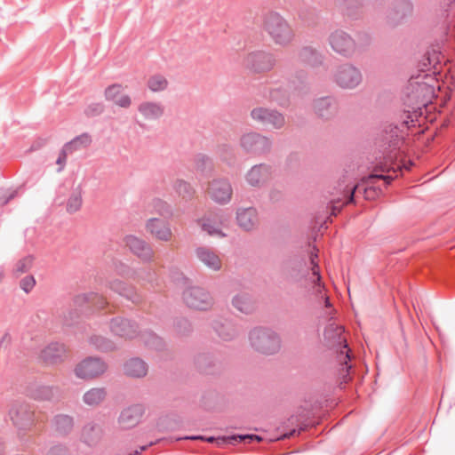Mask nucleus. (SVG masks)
<instances>
[{
  "label": "nucleus",
  "mask_w": 455,
  "mask_h": 455,
  "mask_svg": "<svg viewBox=\"0 0 455 455\" xmlns=\"http://www.w3.org/2000/svg\"><path fill=\"white\" fill-rule=\"evenodd\" d=\"M250 347L264 355L277 354L282 348L280 335L267 328H255L249 334Z\"/></svg>",
  "instance_id": "obj_3"
},
{
  "label": "nucleus",
  "mask_w": 455,
  "mask_h": 455,
  "mask_svg": "<svg viewBox=\"0 0 455 455\" xmlns=\"http://www.w3.org/2000/svg\"><path fill=\"white\" fill-rule=\"evenodd\" d=\"M345 358L346 359H349L350 358L349 354H348V350H346V352H345Z\"/></svg>",
  "instance_id": "obj_53"
},
{
  "label": "nucleus",
  "mask_w": 455,
  "mask_h": 455,
  "mask_svg": "<svg viewBox=\"0 0 455 455\" xmlns=\"http://www.w3.org/2000/svg\"><path fill=\"white\" fill-rule=\"evenodd\" d=\"M32 264H33V259L31 257H26V258L20 259V261H18L14 270L19 275L26 273L27 271H28L31 268Z\"/></svg>",
  "instance_id": "obj_38"
},
{
  "label": "nucleus",
  "mask_w": 455,
  "mask_h": 455,
  "mask_svg": "<svg viewBox=\"0 0 455 455\" xmlns=\"http://www.w3.org/2000/svg\"><path fill=\"white\" fill-rule=\"evenodd\" d=\"M403 167L405 168V169H409L410 168L409 165H406V164H403Z\"/></svg>",
  "instance_id": "obj_56"
},
{
  "label": "nucleus",
  "mask_w": 455,
  "mask_h": 455,
  "mask_svg": "<svg viewBox=\"0 0 455 455\" xmlns=\"http://www.w3.org/2000/svg\"><path fill=\"white\" fill-rule=\"evenodd\" d=\"M344 328L335 323H329L323 333L324 340L332 347L347 348V339L343 337Z\"/></svg>",
  "instance_id": "obj_17"
},
{
  "label": "nucleus",
  "mask_w": 455,
  "mask_h": 455,
  "mask_svg": "<svg viewBox=\"0 0 455 455\" xmlns=\"http://www.w3.org/2000/svg\"><path fill=\"white\" fill-rule=\"evenodd\" d=\"M239 227L244 230H251L258 224L257 212L254 208L239 209L236 213Z\"/></svg>",
  "instance_id": "obj_21"
},
{
  "label": "nucleus",
  "mask_w": 455,
  "mask_h": 455,
  "mask_svg": "<svg viewBox=\"0 0 455 455\" xmlns=\"http://www.w3.org/2000/svg\"><path fill=\"white\" fill-rule=\"evenodd\" d=\"M105 96L108 100L122 108H128L132 103L131 98L123 92L120 85L114 84L109 86L105 92Z\"/></svg>",
  "instance_id": "obj_24"
},
{
  "label": "nucleus",
  "mask_w": 455,
  "mask_h": 455,
  "mask_svg": "<svg viewBox=\"0 0 455 455\" xmlns=\"http://www.w3.org/2000/svg\"><path fill=\"white\" fill-rule=\"evenodd\" d=\"M263 28L276 45L286 47L294 40L293 29L278 13L267 14L264 20Z\"/></svg>",
  "instance_id": "obj_2"
},
{
  "label": "nucleus",
  "mask_w": 455,
  "mask_h": 455,
  "mask_svg": "<svg viewBox=\"0 0 455 455\" xmlns=\"http://www.w3.org/2000/svg\"><path fill=\"white\" fill-rule=\"evenodd\" d=\"M440 62L439 53L435 51L432 52H427L423 59V66L427 68V66H432L435 69H436V65Z\"/></svg>",
  "instance_id": "obj_37"
},
{
  "label": "nucleus",
  "mask_w": 455,
  "mask_h": 455,
  "mask_svg": "<svg viewBox=\"0 0 455 455\" xmlns=\"http://www.w3.org/2000/svg\"><path fill=\"white\" fill-rule=\"evenodd\" d=\"M227 221V219L225 217H222L220 220V224L223 225Z\"/></svg>",
  "instance_id": "obj_52"
},
{
  "label": "nucleus",
  "mask_w": 455,
  "mask_h": 455,
  "mask_svg": "<svg viewBox=\"0 0 455 455\" xmlns=\"http://www.w3.org/2000/svg\"><path fill=\"white\" fill-rule=\"evenodd\" d=\"M333 81L340 88L352 90L356 88L363 81V75L359 68L352 64L339 66L333 73Z\"/></svg>",
  "instance_id": "obj_5"
},
{
  "label": "nucleus",
  "mask_w": 455,
  "mask_h": 455,
  "mask_svg": "<svg viewBox=\"0 0 455 455\" xmlns=\"http://www.w3.org/2000/svg\"><path fill=\"white\" fill-rule=\"evenodd\" d=\"M49 455H67V452L61 448H52L50 451Z\"/></svg>",
  "instance_id": "obj_46"
},
{
  "label": "nucleus",
  "mask_w": 455,
  "mask_h": 455,
  "mask_svg": "<svg viewBox=\"0 0 455 455\" xmlns=\"http://www.w3.org/2000/svg\"><path fill=\"white\" fill-rule=\"evenodd\" d=\"M174 188L186 200L191 199L196 193L194 188L188 182L182 180L175 181Z\"/></svg>",
  "instance_id": "obj_31"
},
{
  "label": "nucleus",
  "mask_w": 455,
  "mask_h": 455,
  "mask_svg": "<svg viewBox=\"0 0 455 455\" xmlns=\"http://www.w3.org/2000/svg\"><path fill=\"white\" fill-rule=\"evenodd\" d=\"M436 89L440 90L438 80L435 76L426 74L410 81L408 96L416 105L427 107L435 97Z\"/></svg>",
  "instance_id": "obj_1"
},
{
  "label": "nucleus",
  "mask_w": 455,
  "mask_h": 455,
  "mask_svg": "<svg viewBox=\"0 0 455 455\" xmlns=\"http://www.w3.org/2000/svg\"><path fill=\"white\" fill-rule=\"evenodd\" d=\"M239 438L241 440H246V439H250V440L257 439L258 441L260 440V438L257 435H244V436H239Z\"/></svg>",
  "instance_id": "obj_47"
},
{
  "label": "nucleus",
  "mask_w": 455,
  "mask_h": 455,
  "mask_svg": "<svg viewBox=\"0 0 455 455\" xmlns=\"http://www.w3.org/2000/svg\"><path fill=\"white\" fill-rule=\"evenodd\" d=\"M196 253L198 259L210 269L218 271L221 268L222 261L220 258L210 249L198 248Z\"/></svg>",
  "instance_id": "obj_22"
},
{
  "label": "nucleus",
  "mask_w": 455,
  "mask_h": 455,
  "mask_svg": "<svg viewBox=\"0 0 455 455\" xmlns=\"http://www.w3.org/2000/svg\"><path fill=\"white\" fill-rule=\"evenodd\" d=\"M251 116L254 121L271 124L275 129H280L285 124L282 114L262 107L254 108L251 111Z\"/></svg>",
  "instance_id": "obj_14"
},
{
  "label": "nucleus",
  "mask_w": 455,
  "mask_h": 455,
  "mask_svg": "<svg viewBox=\"0 0 455 455\" xmlns=\"http://www.w3.org/2000/svg\"><path fill=\"white\" fill-rule=\"evenodd\" d=\"M200 222L203 229L205 230L209 235L219 236L225 235L220 230V225L214 221H212L210 219H203Z\"/></svg>",
  "instance_id": "obj_34"
},
{
  "label": "nucleus",
  "mask_w": 455,
  "mask_h": 455,
  "mask_svg": "<svg viewBox=\"0 0 455 455\" xmlns=\"http://www.w3.org/2000/svg\"><path fill=\"white\" fill-rule=\"evenodd\" d=\"M111 330L116 335L132 339L136 335V326L129 320L115 319L111 323Z\"/></svg>",
  "instance_id": "obj_25"
},
{
  "label": "nucleus",
  "mask_w": 455,
  "mask_h": 455,
  "mask_svg": "<svg viewBox=\"0 0 455 455\" xmlns=\"http://www.w3.org/2000/svg\"><path fill=\"white\" fill-rule=\"evenodd\" d=\"M107 369V363L101 359L87 357L76 364L74 373L78 379L90 380L105 373Z\"/></svg>",
  "instance_id": "obj_6"
},
{
  "label": "nucleus",
  "mask_w": 455,
  "mask_h": 455,
  "mask_svg": "<svg viewBox=\"0 0 455 455\" xmlns=\"http://www.w3.org/2000/svg\"><path fill=\"white\" fill-rule=\"evenodd\" d=\"M379 169H380L382 172H385V171L389 172V170H390V169H387V170H385V169H383V168H379Z\"/></svg>",
  "instance_id": "obj_57"
},
{
  "label": "nucleus",
  "mask_w": 455,
  "mask_h": 455,
  "mask_svg": "<svg viewBox=\"0 0 455 455\" xmlns=\"http://www.w3.org/2000/svg\"><path fill=\"white\" fill-rule=\"evenodd\" d=\"M312 273L309 278V284L311 286L312 292L319 302L323 301L325 306L329 307V297L326 295L324 286L321 283V275L319 274V268L317 267V264L315 262L314 259H312Z\"/></svg>",
  "instance_id": "obj_16"
},
{
  "label": "nucleus",
  "mask_w": 455,
  "mask_h": 455,
  "mask_svg": "<svg viewBox=\"0 0 455 455\" xmlns=\"http://www.w3.org/2000/svg\"><path fill=\"white\" fill-rule=\"evenodd\" d=\"M91 143L92 137L88 133H83L64 146L66 147V150H69L71 153H73L74 151L88 147Z\"/></svg>",
  "instance_id": "obj_29"
},
{
  "label": "nucleus",
  "mask_w": 455,
  "mask_h": 455,
  "mask_svg": "<svg viewBox=\"0 0 455 455\" xmlns=\"http://www.w3.org/2000/svg\"><path fill=\"white\" fill-rule=\"evenodd\" d=\"M145 410L140 404H134L124 409L118 419L117 424L121 429H131L136 427L141 420Z\"/></svg>",
  "instance_id": "obj_15"
},
{
  "label": "nucleus",
  "mask_w": 455,
  "mask_h": 455,
  "mask_svg": "<svg viewBox=\"0 0 455 455\" xmlns=\"http://www.w3.org/2000/svg\"><path fill=\"white\" fill-rule=\"evenodd\" d=\"M83 204V197L80 192L74 193L70 196L67 203V211L69 213L78 212Z\"/></svg>",
  "instance_id": "obj_33"
},
{
  "label": "nucleus",
  "mask_w": 455,
  "mask_h": 455,
  "mask_svg": "<svg viewBox=\"0 0 455 455\" xmlns=\"http://www.w3.org/2000/svg\"><path fill=\"white\" fill-rule=\"evenodd\" d=\"M162 104L154 101H145L139 106V112L147 120H156L164 115Z\"/></svg>",
  "instance_id": "obj_26"
},
{
  "label": "nucleus",
  "mask_w": 455,
  "mask_h": 455,
  "mask_svg": "<svg viewBox=\"0 0 455 455\" xmlns=\"http://www.w3.org/2000/svg\"><path fill=\"white\" fill-rule=\"evenodd\" d=\"M91 343L98 349L102 351H109L114 348L112 342L102 336L95 335L91 337Z\"/></svg>",
  "instance_id": "obj_35"
},
{
  "label": "nucleus",
  "mask_w": 455,
  "mask_h": 455,
  "mask_svg": "<svg viewBox=\"0 0 455 455\" xmlns=\"http://www.w3.org/2000/svg\"><path fill=\"white\" fill-rule=\"evenodd\" d=\"M68 154H71V152L69 150H66V147L64 146L57 159V164L60 165V170L63 168Z\"/></svg>",
  "instance_id": "obj_43"
},
{
  "label": "nucleus",
  "mask_w": 455,
  "mask_h": 455,
  "mask_svg": "<svg viewBox=\"0 0 455 455\" xmlns=\"http://www.w3.org/2000/svg\"><path fill=\"white\" fill-rule=\"evenodd\" d=\"M168 80L162 75L151 76L147 82L148 89L153 92L164 91L168 87Z\"/></svg>",
  "instance_id": "obj_30"
},
{
  "label": "nucleus",
  "mask_w": 455,
  "mask_h": 455,
  "mask_svg": "<svg viewBox=\"0 0 455 455\" xmlns=\"http://www.w3.org/2000/svg\"><path fill=\"white\" fill-rule=\"evenodd\" d=\"M213 440H214V438H213V437H209V438H207V441H208V442H210V443L213 442Z\"/></svg>",
  "instance_id": "obj_55"
},
{
  "label": "nucleus",
  "mask_w": 455,
  "mask_h": 455,
  "mask_svg": "<svg viewBox=\"0 0 455 455\" xmlns=\"http://www.w3.org/2000/svg\"><path fill=\"white\" fill-rule=\"evenodd\" d=\"M40 356L46 363H57L66 356V348L61 344L52 343L42 350Z\"/></svg>",
  "instance_id": "obj_20"
},
{
  "label": "nucleus",
  "mask_w": 455,
  "mask_h": 455,
  "mask_svg": "<svg viewBox=\"0 0 455 455\" xmlns=\"http://www.w3.org/2000/svg\"><path fill=\"white\" fill-rule=\"evenodd\" d=\"M111 289L116 291V292L123 294L125 291L124 284L120 281H114L111 285Z\"/></svg>",
  "instance_id": "obj_44"
},
{
  "label": "nucleus",
  "mask_w": 455,
  "mask_h": 455,
  "mask_svg": "<svg viewBox=\"0 0 455 455\" xmlns=\"http://www.w3.org/2000/svg\"><path fill=\"white\" fill-rule=\"evenodd\" d=\"M144 450H145V447H144V446H142V447H140V451H135V454H133V455H138V454H140V453L142 451H144Z\"/></svg>",
  "instance_id": "obj_51"
},
{
  "label": "nucleus",
  "mask_w": 455,
  "mask_h": 455,
  "mask_svg": "<svg viewBox=\"0 0 455 455\" xmlns=\"http://www.w3.org/2000/svg\"><path fill=\"white\" fill-rule=\"evenodd\" d=\"M12 197V196H10L9 197L0 196V204L4 205V204H7L9 199Z\"/></svg>",
  "instance_id": "obj_49"
},
{
  "label": "nucleus",
  "mask_w": 455,
  "mask_h": 455,
  "mask_svg": "<svg viewBox=\"0 0 455 455\" xmlns=\"http://www.w3.org/2000/svg\"><path fill=\"white\" fill-rule=\"evenodd\" d=\"M217 331L224 339H232L236 334V331L229 324L221 325L220 328H217Z\"/></svg>",
  "instance_id": "obj_39"
},
{
  "label": "nucleus",
  "mask_w": 455,
  "mask_h": 455,
  "mask_svg": "<svg viewBox=\"0 0 455 455\" xmlns=\"http://www.w3.org/2000/svg\"><path fill=\"white\" fill-rule=\"evenodd\" d=\"M232 305L235 309L243 314H249L253 310V304L245 294L235 295L232 299Z\"/></svg>",
  "instance_id": "obj_28"
},
{
  "label": "nucleus",
  "mask_w": 455,
  "mask_h": 455,
  "mask_svg": "<svg viewBox=\"0 0 455 455\" xmlns=\"http://www.w3.org/2000/svg\"><path fill=\"white\" fill-rule=\"evenodd\" d=\"M85 299L97 308H103L107 304L106 299L94 292L88 293L84 296Z\"/></svg>",
  "instance_id": "obj_36"
},
{
  "label": "nucleus",
  "mask_w": 455,
  "mask_h": 455,
  "mask_svg": "<svg viewBox=\"0 0 455 455\" xmlns=\"http://www.w3.org/2000/svg\"><path fill=\"white\" fill-rule=\"evenodd\" d=\"M183 297L186 304L195 309L207 310L213 306V299L211 294L200 287L188 288Z\"/></svg>",
  "instance_id": "obj_10"
},
{
  "label": "nucleus",
  "mask_w": 455,
  "mask_h": 455,
  "mask_svg": "<svg viewBox=\"0 0 455 455\" xmlns=\"http://www.w3.org/2000/svg\"><path fill=\"white\" fill-rule=\"evenodd\" d=\"M107 392L103 387H92L83 395L84 403L91 407L100 405L106 398Z\"/></svg>",
  "instance_id": "obj_27"
},
{
  "label": "nucleus",
  "mask_w": 455,
  "mask_h": 455,
  "mask_svg": "<svg viewBox=\"0 0 455 455\" xmlns=\"http://www.w3.org/2000/svg\"><path fill=\"white\" fill-rule=\"evenodd\" d=\"M240 146L248 152L263 153L270 148L271 141L259 133L248 132L240 138Z\"/></svg>",
  "instance_id": "obj_11"
},
{
  "label": "nucleus",
  "mask_w": 455,
  "mask_h": 455,
  "mask_svg": "<svg viewBox=\"0 0 455 455\" xmlns=\"http://www.w3.org/2000/svg\"><path fill=\"white\" fill-rule=\"evenodd\" d=\"M314 110L318 116L329 119L337 114L338 106L331 98H320L315 100Z\"/></svg>",
  "instance_id": "obj_19"
},
{
  "label": "nucleus",
  "mask_w": 455,
  "mask_h": 455,
  "mask_svg": "<svg viewBox=\"0 0 455 455\" xmlns=\"http://www.w3.org/2000/svg\"><path fill=\"white\" fill-rule=\"evenodd\" d=\"M12 423L21 430H28L35 424V413L28 404L14 403L9 411Z\"/></svg>",
  "instance_id": "obj_8"
},
{
  "label": "nucleus",
  "mask_w": 455,
  "mask_h": 455,
  "mask_svg": "<svg viewBox=\"0 0 455 455\" xmlns=\"http://www.w3.org/2000/svg\"><path fill=\"white\" fill-rule=\"evenodd\" d=\"M275 64V57L267 52H252L244 58L245 68L255 73L267 72L274 68Z\"/></svg>",
  "instance_id": "obj_7"
},
{
  "label": "nucleus",
  "mask_w": 455,
  "mask_h": 455,
  "mask_svg": "<svg viewBox=\"0 0 455 455\" xmlns=\"http://www.w3.org/2000/svg\"><path fill=\"white\" fill-rule=\"evenodd\" d=\"M145 228L156 240L167 243L172 239L173 234L170 224L164 220L150 218L147 220Z\"/></svg>",
  "instance_id": "obj_13"
},
{
  "label": "nucleus",
  "mask_w": 455,
  "mask_h": 455,
  "mask_svg": "<svg viewBox=\"0 0 455 455\" xmlns=\"http://www.w3.org/2000/svg\"><path fill=\"white\" fill-rule=\"evenodd\" d=\"M125 246L144 261L152 260L154 250L144 239L133 235H126L124 239Z\"/></svg>",
  "instance_id": "obj_12"
},
{
  "label": "nucleus",
  "mask_w": 455,
  "mask_h": 455,
  "mask_svg": "<svg viewBox=\"0 0 455 455\" xmlns=\"http://www.w3.org/2000/svg\"><path fill=\"white\" fill-rule=\"evenodd\" d=\"M189 439H193V440H196V439H203L202 436H192V437H188Z\"/></svg>",
  "instance_id": "obj_54"
},
{
  "label": "nucleus",
  "mask_w": 455,
  "mask_h": 455,
  "mask_svg": "<svg viewBox=\"0 0 455 455\" xmlns=\"http://www.w3.org/2000/svg\"><path fill=\"white\" fill-rule=\"evenodd\" d=\"M396 169L401 170V169H402V166H401V165H397Z\"/></svg>",
  "instance_id": "obj_58"
},
{
  "label": "nucleus",
  "mask_w": 455,
  "mask_h": 455,
  "mask_svg": "<svg viewBox=\"0 0 455 455\" xmlns=\"http://www.w3.org/2000/svg\"><path fill=\"white\" fill-rule=\"evenodd\" d=\"M371 188H366L365 189V194H366V197L367 198H370V193L371 192Z\"/></svg>",
  "instance_id": "obj_50"
},
{
  "label": "nucleus",
  "mask_w": 455,
  "mask_h": 455,
  "mask_svg": "<svg viewBox=\"0 0 455 455\" xmlns=\"http://www.w3.org/2000/svg\"><path fill=\"white\" fill-rule=\"evenodd\" d=\"M331 49L338 54L345 57L353 55L356 49L355 40L343 30H335L329 36Z\"/></svg>",
  "instance_id": "obj_9"
},
{
  "label": "nucleus",
  "mask_w": 455,
  "mask_h": 455,
  "mask_svg": "<svg viewBox=\"0 0 455 455\" xmlns=\"http://www.w3.org/2000/svg\"><path fill=\"white\" fill-rule=\"evenodd\" d=\"M159 204H160L161 214H163L164 212L168 211V206L165 204L159 202Z\"/></svg>",
  "instance_id": "obj_48"
},
{
  "label": "nucleus",
  "mask_w": 455,
  "mask_h": 455,
  "mask_svg": "<svg viewBox=\"0 0 455 455\" xmlns=\"http://www.w3.org/2000/svg\"><path fill=\"white\" fill-rule=\"evenodd\" d=\"M356 188H357V185H354L351 188H348L345 191V196L347 197V200L346 204L353 202V200H354V194H355V191Z\"/></svg>",
  "instance_id": "obj_45"
},
{
  "label": "nucleus",
  "mask_w": 455,
  "mask_h": 455,
  "mask_svg": "<svg viewBox=\"0 0 455 455\" xmlns=\"http://www.w3.org/2000/svg\"><path fill=\"white\" fill-rule=\"evenodd\" d=\"M101 435V429L95 424H88L83 429V437L87 443H93Z\"/></svg>",
  "instance_id": "obj_32"
},
{
  "label": "nucleus",
  "mask_w": 455,
  "mask_h": 455,
  "mask_svg": "<svg viewBox=\"0 0 455 455\" xmlns=\"http://www.w3.org/2000/svg\"><path fill=\"white\" fill-rule=\"evenodd\" d=\"M205 194L213 203L225 205L232 199L233 188L228 179L214 178L208 182Z\"/></svg>",
  "instance_id": "obj_4"
},
{
  "label": "nucleus",
  "mask_w": 455,
  "mask_h": 455,
  "mask_svg": "<svg viewBox=\"0 0 455 455\" xmlns=\"http://www.w3.org/2000/svg\"><path fill=\"white\" fill-rule=\"evenodd\" d=\"M148 371V364L140 358L130 359L124 366L125 375L132 378H143L147 375Z\"/></svg>",
  "instance_id": "obj_23"
},
{
  "label": "nucleus",
  "mask_w": 455,
  "mask_h": 455,
  "mask_svg": "<svg viewBox=\"0 0 455 455\" xmlns=\"http://www.w3.org/2000/svg\"><path fill=\"white\" fill-rule=\"evenodd\" d=\"M271 177L270 168L265 164L253 166L246 174V180L251 186L257 187L266 183Z\"/></svg>",
  "instance_id": "obj_18"
},
{
  "label": "nucleus",
  "mask_w": 455,
  "mask_h": 455,
  "mask_svg": "<svg viewBox=\"0 0 455 455\" xmlns=\"http://www.w3.org/2000/svg\"><path fill=\"white\" fill-rule=\"evenodd\" d=\"M376 179H381V180H385L388 184V183H390V181L394 178L389 176V175H383V174L373 173V174L368 176L366 178L365 181L367 182V184H373L374 183V180H376Z\"/></svg>",
  "instance_id": "obj_41"
},
{
  "label": "nucleus",
  "mask_w": 455,
  "mask_h": 455,
  "mask_svg": "<svg viewBox=\"0 0 455 455\" xmlns=\"http://www.w3.org/2000/svg\"><path fill=\"white\" fill-rule=\"evenodd\" d=\"M57 426L60 429L64 427H67L68 428L71 427L72 426V419L68 416H60L56 419Z\"/></svg>",
  "instance_id": "obj_42"
},
{
  "label": "nucleus",
  "mask_w": 455,
  "mask_h": 455,
  "mask_svg": "<svg viewBox=\"0 0 455 455\" xmlns=\"http://www.w3.org/2000/svg\"><path fill=\"white\" fill-rule=\"evenodd\" d=\"M35 284H36V280H35L34 276H32V275L25 276L20 281V287L27 293L29 292L34 288Z\"/></svg>",
  "instance_id": "obj_40"
}]
</instances>
